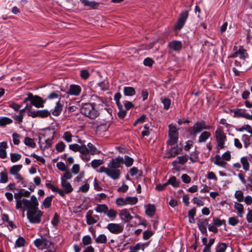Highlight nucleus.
<instances>
[{"label": "nucleus", "instance_id": "f8f14e48", "mask_svg": "<svg viewBox=\"0 0 252 252\" xmlns=\"http://www.w3.org/2000/svg\"><path fill=\"white\" fill-rule=\"evenodd\" d=\"M183 47L181 41L172 40L168 43V47L172 52H180Z\"/></svg>", "mask_w": 252, "mask_h": 252}, {"label": "nucleus", "instance_id": "412c9836", "mask_svg": "<svg viewBox=\"0 0 252 252\" xmlns=\"http://www.w3.org/2000/svg\"><path fill=\"white\" fill-rule=\"evenodd\" d=\"M22 197V192H21L20 190L19 192L14 193V198L16 201V208L17 210L22 209V199L21 198Z\"/></svg>", "mask_w": 252, "mask_h": 252}, {"label": "nucleus", "instance_id": "5fc2aeb1", "mask_svg": "<svg viewBox=\"0 0 252 252\" xmlns=\"http://www.w3.org/2000/svg\"><path fill=\"white\" fill-rule=\"evenodd\" d=\"M226 247L225 243H221L217 247L216 252H225Z\"/></svg>", "mask_w": 252, "mask_h": 252}, {"label": "nucleus", "instance_id": "f704fd0d", "mask_svg": "<svg viewBox=\"0 0 252 252\" xmlns=\"http://www.w3.org/2000/svg\"><path fill=\"white\" fill-rule=\"evenodd\" d=\"M242 140L244 143V146L245 148H247L250 145L251 138L249 135L247 134L243 135Z\"/></svg>", "mask_w": 252, "mask_h": 252}, {"label": "nucleus", "instance_id": "7ed1b4c3", "mask_svg": "<svg viewBox=\"0 0 252 252\" xmlns=\"http://www.w3.org/2000/svg\"><path fill=\"white\" fill-rule=\"evenodd\" d=\"M215 137L217 143L216 149L217 153L225 148V142L226 140V136L224 133L223 128L218 127L215 132Z\"/></svg>", "mask_w": 252, "mask_h": 252}, {"label": "nucleus", "instance_id": "1a4fd4ad", "mask_svg": "<svg viewBox=\"0 0 252 252\" xmlns=\"http://www.w3.org/2000/svg\"><path fill=\"white\" fill-rule=\"evenodd\" d=\"M189 15L188 10H184L181 12L176 24L174 25V28L175 31H180L182 29L189 17Z\"/></svg>", "mask_w": 252, "mask_h": 252}, {"label": "nucleus", "instance_id": "0e129e2a", "mask_svg": "<svg viewBox=\"0 0 252 252\" xmlns=\"http://www.w3.org/2000/svg\"><path fill=\"white\" fill-rule=\"evenodd\" d=\"M154 63V60L150 58H146L143 61V64L145 66L151 67Z\"/></svg>", "mask_w": 252, "mask_h": 252}, {"label": "nucleus", "instance_id": "13d9d810", "mask_svg": "<svg viewBox=\"0 0 252 252\" xmlns=\"http://www.w3.org/2000/svg\"><path fill=\"white\" fill-rule=\"evenodd\" d=\"M124 159V163L127 167L130 166L133 164V159L127 156H125Z\"/></svg>", "mask_w": 252, "mask_h": 252}, {"label": "nucleus", "instance_id": "6e6d98bb", "mask_svg": "<svg viewBox=\"0 0 252 252\" xmlns=\"http://www.w3.org/2000/svg\"><path fill=\"white\" fill-rule=\"evenodd\" d=\"M103 163V161L101 159H94L91 162V166L93 168H95Z\"/></svg>", "mask_w": 252, "mask_h": 252}, {"label": "nucleus", "instance_id": "393cba45", "mask_svg": "<svg viewBox=\"0 0 252 252\" xmlns=\"http://www.w3.org/2000/svg\"><path fill=\"white\" fill-rule=\"evenodd\" d=\"M182 151L181 148H178L177 147H171L169 152V155L167 158H169L173 157H175L177 155L180 154Z\"/></svg>", "mask_w": 252, "mask_h": 252}, {"label": "nucleus", "instance_id": "2eb2a0df", "mask_svg": "<svg viewBox=\"0 0 252 252\" xmlns=\"http://www.w3.org/2000/svg\"><path fill=\"white\" fill-rule=\"evenodd\" d=\"M45 101L38 95H32L31 104L36 108H42L44 107Z\"/></svg>", "mask_w": 252, "mask_h": 252}, {"label": "nucleus", "instance_id": "4c0bfd02", "mask_svg": "<svg viewBox=\"0 0 252 252\" xmlns=\"http://www.w3.org/2000/svg\"><path fill=\"white\" fill-rule=\"evenodd\" d=\"M106 214L109 219L111 220H113L116 218L117 212L114 209H111L109 210L108 209V211L106 212Z\"/></svg>", "mask_w": 252, "mask_h": 252}, {"label": "nucleus", "instance_id": "bb28decb", "mask_svg": "<svg viewBox=\"0 0 252 252\" xmlns=\"http://www.w3.org/2000/svg\"><path fill=\"white\" fill-rule=\"evenodd\" d=\"M238 56H240V58L242 60H245L249 57L247 50L244 48L243 46L239 47L238 49Z\"/></svg>", "mask_w": 252, "mask_h": 252}, {"label": "nucleus", "instance_id": "052dcab7", "mask_svg": "<svg viewBox=\"0 0 252 252\" xmlns=\"http://www.w3.org/2000/svg\"><path fill=\"white\" fill-rule=\"evenodd\" d=\"M79 152L81 154V156L86 155L87 154H90L89 149L85 144H82L80 146Z\"/></svg>", "mask_w": 252, "mask_h": 252}, {"label": "nucleus", "instance_id": "473e14b6", "mask_svg": "<svg viewBox=\"0 0 252 252\" xmlns=\"http://www.w3.org/2000/svg\"><path fill=\"white\" fill-rule=\"evenodd\" d=\"M22 168V165L21 164L13 165L9 170L10 173L12 175L18 174Z\"/></svg>", "mask_w": 252, "mask_h": 252}, {"label": "nucleus", "instance_id": "423d86ee", "mask_svg": "<svg viewBox=\"0 0 252 252\" xmlns=\"http://www.w3.org/2000/svg\"><path fill=\"white\" fill-rule=\"evenodd\" d=\"M169 139L167 142L168 145L173 146L176 144L178 140L179 133L176 127L170 124L168 126Z\"/></svg>", "mask_w": 252, "mask_h": 252}, {"label": "nucleus", "instance_id": "4be33fe9", "mask_svg": "<svg viewBox=\"0 0 252 252\" xmlns=\"http://www.w3.org/2000/svg\"><path fill=\"white\" fill-rule=\"evenodd\" d=\"M120 216L121 219L125 222H128L132 219L129 212L126 209L121 211Z\"/></svg>", "mask_w": 252, "mask_h": 252}, {"label": "nucleus", "instance_id": "a18cd8bd", "mask_svg": "<svg viewBox=\"0 0 252 252\" xmlns=\"http://www.w3.org/2000/svg\"><path fill=\"white\" fill-rule=\"evenodd\" d=\"M8 182V175L6 171H4L0 173V183H6Z\"/></svg>", "mask_w": 252, "mask_h": 252}, {"label": "nucleus", "instance_id": "a19ab883", "mask_svg": "<svg viewBox=\"0 0 252 252\" xmlns=\"http://www.w3.org/2000/svg\"><path fill=\"white\" fill-rule=\"evenodd\" d=\"M107 239L104 234H100L95 239V242L97 244H105L107 242Z\"/></svg>", "mask_w": 252, "mask_h": 252}, {"label": "nucleus", "instance_id": "3c124183", "mask_svg": "<svg viewBox=\"0 0 252 252\" xmlns=\"http://www.w3.org/2000/svg\"><path fill=\"white\" fill-rule=\"evenodd\" d=\"M154 234L152 230H147L143 232V239L144 240H148Z\"/></svg>", "mask_w": 252, "mask_h": 252}, {"label": "nucleus", "instance_id": "dca6fc26", "mask_svg": "<svg viewBox=\"0 0 252 252\" xmlns=\"http://www.w3.org/2000/svg\"><path fill=\"white\" fill-rule=\"evenodd\" d=\"M121 175V171L118 169L108 167L107 175L113 180L118 179Z\"/></svg>", "mask_w": 252, "mask_h": 252}, {"label": "nucleus", "instance_id": "72a5a7b5", "mask_svg": "<svg viewBox=\"0 0 252 252\" xmlns=\"http://www.w3.org/2000/svg\"><path fill=\"white\" fill-rule=\"evenodd\" d=\"M12 123V120L6 117H0V126H4L10 124Z\"/></svg>", "mask_w": 252, "mask_h": 252}, {"label": "nucleus", "instance_id": "ea45409f", "mask_svg": "<svg viewBox=\"0 0 252 252\" xmlns=\"http://www.w3.org/2000/svg\"><path fill=\"white\" fill-rule=\"evenodd\" d=\"M87 146L89 153L91 155H94L99 153L97 151L96 148L92 143H89L87 145Z\"/></svg>", "mask_w": 252, "mask_h": 252}, {"label": "nucleus", "instance_id": "4468645a", "mask_svg": "<svg viewBox=\"0 0 252 252\" xmlns=\"http://www.w3.org/2000/svg\"><path fill=\"white\" fill-rule=\"evenodd\" d=\"M208 224L209 223L207 219H200L197 222V226L199 228V230L202 234H205L206 235H207V227L206 225L208 226Z\"/></svg>", "mask_w": 252, "mask_h": 252}, {"label": "nucleus", "instance_id": "20e7f679", "mask_svg": "<svg viewBox=\"0 0 252 252\" xmlns=\"http://www.w3.org/2000/svg\"><path fill=\"white\" fill-rule=\"evenodd\" d=\"M34 246L38 249H48L51 247L53 248V243L46 235H42L40 238L34 241Z\"/></svg>", "mask_w": 252, "mask_h": 252}, {"label": "nucleus", "instance_id": "39448f33", "mask_svg": "<svg viewBox=\"0 0 252 252\" xmlns=\"http://www.w3.org/2000/svg\"><path fill=\"white\" fill-rule=\"evenodd\" d=\"M27 214V218L31 223H40L41 222L43 212L38 209V207L28 210Z\"/></svg>", "mask_w": 252, "mask_h": 252}, {"label": "nucleus", "instance_id": "338daca9", "mask_svg": "<svg viewBox=\"0 0 252 252\" xmlns=\"http://www.w3.org/2000/svg\"><path fill=\"white\" fill-rule=\"evenodd\" d=\"M8 106L13 109L15 111H18L21 108V105L18 104L16 103L13 102H9L8 103Z\"/></svg>", "mask_w": 252, "mask_h": 252}, {"label": "nucleus", "instance_id": "09e8293b", "mask_svg": "<svg viewBox=\"0 0 252 252\" xmlns=\"http://www.w3.org/2000/svg\"><path fill=\"white\" fill-rule=\"evenodd\" d=\"M116 203L118 206H119L127 205L126 197H125V198L119 197V198H117L116 200Z\"/></svg>", "mask_w": 252, "mask_h": 252}, {"label": "nucleus", "instance_id": "ddd939ff", "mask_svg": "<svg viewBox=\"0 0 252 252\" xmlns=\"http://www.w3.org/2000/svg\"><path fill=\"white\" fill-rule=\"evenodd\" d=\"M124 158L118 157L115 159H113L108 163L107 166L110 168L118 169L121 167V164L124 163Z\"/></svg>", "mask_w": 252, "mask_h": 252}, {"label": "nucleus", "instance_id": "2f4dec72", "mask_svg": "<svg viewBox=\"0 0 252 252\" xmlns=\"http://www.w3.org/2000/svg\"><path fill=\"white\" fill-rule=\"evenodd\" d=\"M108 207L106 204H98L95 208V211L97 213H104L106 214Z\"/></svg>", "mask_w": 252, "mask_h": 252}, {"label": "nucleus", "instance_id": "49530a36", "mask_svg": "<svg viewBox=\"0 0 252 252\" xmlns=\"http://www.w3.org/2000/svg\"><path fill=\"white\" fill-rule=\"evenodd\" d=\"M161 100L162 103L163 104V108L165 110H168L171 105V100L168 98H161Z\"/></svg>", "mask_w": 252, "mask_h": 252}, {"label": "nucleus", "instance_id": "6e6552de", "mask_svg": "<svg viewBox=\"0 0 252 252\" xmlns=\"http://www.w3.org/2000/svg\"><path fill=\"white\" fill-rule=\"evenodd\" d=\"M230 111L234 113V117H242L252 121V111L251 110H247L245 109L237 108Z\"/></svg>", "mask_w": 252, "mask_h": 252}, {"label": "nucleus", "instance_id": "6ab92c4d", "mask_svg": "<svg viewBox=\"0 0 252 252\" xmlns=\"http://www.w3.org/2000/svg\"><path fill=\"white\" fill-rule=\"evenodd\" d=\"M211 161L214 164L222 167H224L226 164V162L223 160L222 157L219 155H216L213 158H212Z\"/></svg>", "mask_w": 252, "mask_h": 252}, {"label": "nucleus", "instance_id": "69168bd1", "mask_svg": "<svg viewBox=\"0 0 252 252\" xmlns=\"http://www.w3.org/2000/svg\"><path fill=\"white\" fill-rule=\"evenodd\" d=\"M118 108L119 110L118 113V116L120 118L123 119L126 115V111L123 109L122 105H120V106H118Z\"/></svg>", "mask_w": 252, "mask_h": 252}, {"label": "nucleus", "instance_id": "cd10ccee", "mask_svg": "<svg viewBox=\"0 0 252 252\" xmlns=\"http://www.w3.org/2000/svg\"><path fill=\"white\" fill-rule=\"evenodd\" d=\"M180 182L177 180L175 176H172L170 177L166 182L167 185H171L174 188H178L180 186Z\"/></svg>", "mask_w": 252, "mask_h": 252}, {"label": "nucleus", "instance_id": "a211bd4d", "mask_svg": "<svg viewBox=\"0 0 252 252\" xmlns=\"http://www.w3.org/2000/svg\"><path fill=\"white\" fill-rule=\"evenodd\" d=\"M80 87L76 85H71L67 94L70 95H78L81 92Z\"/></svg>", "mask_w": 252, "mask_h": 252}, {"label": "nucleus", "instance_id": "5701e85b", "mask_svg": "<svg viewBox=\"0 0 252 252\" xmlns=\"http://www.w3.org/2000/svg\"><path fill=\"white\" fill-rule=\"evenodd\" d=\"M61 185L63 189L65 190L66 193H69L72 191L73 188H72L70 184L64 179H62Z\"/></svg>", "mask_w": 252, "mask_h": 252}, {"label": "nucleus", "instance_id": "0eeeda50", "mask_svg": "<svg viewBox=\"0 0 252 252\" xmlns=\"http://www.w3.org/2000/svg\"><path fill=\"white\" fill-rule=\"evenodd\" d=\"M22 208H25L27 211L34 209L38 206V202L34 195L31 196L30 199L23 198L22 199Z\"/></svg>", "mask_w": 252, "mask_h": 252}, {"label": "nucleus", "instance_id": "8fccbe9b", "mask_svg": "<svg viewBox=\"0 0 252 252\" xmlns=\"http://www.w3.org/2000/svg\"><path fill=\"white\" fill-rule=\"evenodd\" d=\"M38 117L40 118H46L50 115V112L46 109L38 110Z\"/></svg>", "mask_w": 252, "mask_h": 252}, {"label": "nucleus", "instance_id": "4d7b16f0", "mask_svg": "<svg viewBox=\"0 0 252 252\" xmlns=\"http://www.w3.org/2000/svg\"><path fill=\"white\" fill-rule=\"evenodd\" d=\"M92 98L96 101V103L98 105H101L102 103H103L106 101V99L102 97H100L97 95H92Z\"/></svg>", "mask_w": 252, "mask_h": 252}, {"label": "nucleus", "instance_id": "e433bc0d", "mask_svg": "<svg viewBox=\"0 0 252 252\" xmlns=\"http://www.w3.org/2000/svg\"><path fill=\"white\" fill-rule=\"evenodd\" d=\"M235 209L237 210L239 216L240 217H242L243 214H244V207L243 205L242 204L239 203H235L234 205Z\"/></svg>", "mask_w": 252, "mask_h": 252}, {"label": "nucleus", "instance_id": "58836bf2", "mask_svg": "<svg viewBox=\"0 0 252 252\" xmlns=\"http://www.w3.org/2000/svg\"><path fill=\"white\" fill-rule=\"evenodd\" d=\"M24 142L26 145L32 148H35L36 146V144L34 142L33 139L30 137H26Z\"/></svg>", "mask_w": 252, "mask_h": 252}, {"label": "nucleus", "instance_id": "9d476101", "mask_svg": "<svg viewBox=\"0 0 252 252\" xmlns=\"http://www.w3.org/2000/svg\"><path fill=\"white\" fill-rule=\"evenodd\" d=\"M106 228L111 233L118 234L123 231L124 225L121 223H110Z\"/></svg>", "mask_w": 252, "mask_h": 252}, {"label": "nucleus", "instance_id": "f3484780", "mask_svg": "<svg viewBox=\"0 0 252 252\" xmlns=\"http://www.w3.org/2000/svg\"><path fill=\"white\" fill-rule=\"evenodd\" d=\"M202 130L199 123L197 122L193 126L188 128V131L190 135L195 137L198 133L201 132Z\"/></svg>", "mask_w": 252, "mask_h": 252}, {"label": "nucleus", "instance_id": "e2e57ef3", "mask_svg": "<svg viewBox=\"0 0 252 252\" xmlns=\"http://www.w3.org/2000/svg\"><path fill=\"white\" fill-rule=\"evenodd\" d=\"M189 157L187 155L179 157L178 162L181 164H184L188 160Z\"/></svg>", "mask_w": 252, "mask_h": 252}, {"label": "nucleus", "instance_id": "7c9ffc66", "mask_svg": "<svg viewBox=\"0 0 252 252\" xmlns=\"http://www.w3.org/2000/svg\"><path fill=\"white\" fill-rule=\"evenodd\" d=\"M213 224L217 227H220L221 225H226V221L225 220H220L218 217H213Z\"/></svg>", "mask_w": 252, "mask_h": 252}, {"label": "nucleus", "instance_id": "f257e3e1", "mask_svg": "<svg viewBox=\"0 0 252 252\" xmlns=\"http://www.w3.org/2000/svg\"><path fill=\"white\" fill-rule=\"evenodd\" d=\"M55 134V131L53 129H48L44 134L39 135V144L42 150H45L52 146Z\"/></svg>", "mask_w": 252, "mask_h": 252}, {"label": "nucleus", "instance_id": "c9c22d12", "mask_svg": "<svg viewBox=\"0 0 252 252\" xmlns=\"http://www.w3.org/2000/svg\"><path fill=\"white\" fill-rule=\"evenodd\" d=\"M124 94L127 96H132L135 94V90L133 88L125 87L124 88Z\"/></svg>", "mask_w": 252, "mask_h": 252}, {"label": "nucleus", "instance_id": "774afa93", "mask_svg": "<svg viewBox=\"0 0 252 252\" xmlns=\"http://www.w3.org/2000/svg\"><path fill=\"white\" fill-rule=\"evenodd\" d=\"M80 76L83 79L86 80L89 78L90 73L88 70L83 69L80 71Z\"/></svg>", "mask_w": 252, "mask_h": 252}, {"label": "nucleus", "instance_id": "f03ea898", "mask_svg": "<svg viewBox=\"0 0 252 252\" xmlns=\"http://www.w3.org/2000/svg\"><path fill=\"white\" fill-rule=\"evenodd\" d=\"M96 103H86L82 105L81 112L84 116L94 119L99 116V112L95 109Z\"/></svg>", "mask_w": 252, "mask_h": 252}, {"label": "nucleus", "instance_id": "de8ad7c7", "mask_svg": "<svg viewBox=\"0 0 252 252\" xmlns=\"http://www.w3.org/2000/svg\"><path fill=\"white\" fill-rule=\"evenodd\" d=\"M52 198L53 196H48L44 200L43 205L45 208H48L51 206Z\"/></svg>", "mask_w": 252, "mask_h": 252}, {"label": "nucleus", "instance_id": "603ef678", "mask_svg": "<svg viewBox=\"0 0 252 252\" xmlns=\"http://www.w3.org/2000/svg\"><path fill=\"white\" fill-rule=\"evenodd\" d=\"M65 147V144L63 142L61 141L56 144V150L58 152L61 153V152H63L64 150Z\"/></svg>", "mask_w": 252, "mask_h": 252}, {"label": "nucleus", "instance_id": "680f3d73", "mask_svg": "<svg viewBox=\"0 0 252 252\" xmlns=\"http://www.w3.org/2000/svg\"><path fill=\"white\" fill-rule=\"evenodd\" d=\"M82 243L84 246H87L92 243L91 237L89 235L85 236L82 238Z\"/></svg>", "mask_w": 252, "mask_h": 252}, {"label": "nucleus", "instance_id": "c85d7f7f", "mask_svg": "<svg viewBox=\"0 0 252 252\" xmlns=\"http://www.w3.org/2000/svg\"><path fill=\"white\" fill-rule=\"evenodd\" d=\"M63 110V106L60 103V101H58L56 103V105L52 111V114L55 116H58L61 114Z\"/></svg>", "mask_w": 252, "mask_h": 252}, {"label": "nucleus", "instance_id": "c03bdc74", "mask_svg": "<svg viewBox=\"0 0 252 252\" xmlns=\"http://www.w3.org/2000/svg\"><path fill=\"white\" fill-rule=\"evenodd\" d=\"M10 155L11 161L13 163L19 160L22 158L21 155L18 153H11Z\"/></svg>", "mask_w": 252, "mask_h": 252}, {"label": "nucleus", "instance_id": "bf43d9fd", "mask_svg": "<svg viewBox=\"0 0 252 252\" xmlns=\"http://www.w3.org/2000/svg\"><path fill=\"white\" fill-rule=\"evenodd\" d=\"M235 197L238 202H242L244 199L243 192L241 190H237L235 192Z\"/></svg>", "mask_w": 252, "mask_h": 252}, {"label": "nucleus", "instance_id": "37998d69", "mask_svg": "<svg viewBox=\"0 0 252 252\" xmlns=\"http://www.w3.org/2000/svg\"><path fill=\"white\" fill-rule=\"evenodd\" d=\"M25 243V240L22 237H19L16 241L15 244V248H20L24 246Z\"/></svg>", "mask_w": 252, "mask_h": 252}, {"label": "nucleus", "instance_id": "79ce46f5", "mask_svg": "<svg viewBox=\"0 0 252 252\" xmlns=\"http://www.w3.org/2000/svg\"><path fill=\"white\" fill-rule=\"evenodd\" d=\"M126 201L127 205H133L136 204L138 198L135 196H127L126 197Z\"/></svg>", "mask_w": 252, "mask_h": 252}, {"label": "nucleus", "instance_id": "c756f323", "mask_svg": "<svg viewBox=\"0 0 252 252\" xmlns=\"http://www.w3.org/2000/svg\"><path fill=\"white\" fill-rule=\"evenodd\" d=\"M243 168L245 171H249L250 169V163L247 157H243L240 159Z\"/></svg>", "mask_w": 252, "mask_h": 252}, {"label": "nucleus", "instance_id": "a878e982", "mask_svg": "<svg viewBox=\"0 0 252 252\" xmlns=\"http://www.w3.org/2000/svg\"><path fill=\"white\" fill-rule=\"evenodd\" d=\"M147 207L145 210L146 214L149 217H153L155 215L156 211L155 205L149 204L147 205Z\"/></svg>", "mask_w": 252, "mask_h": 252}, {"label": "nucleus", "instance_id": "b1692460", "mask_svg": "<svg viewBox=\"0 0 252 252\" xmlns=\"http://www.w3.org/2000/svg\"><path fill=\"white\" fill-rule=\"evenodd\" d=\"M211 134L210 132L204 131L202 132L198 139V143H205L206 140L211 136Z\"/></svg>", "mask_w": 252, "mask_h": 252}, {"label": "nucleus", "instance_id": "864d4df0", "mask_svg": "<svg viewBox=\"0 0 252 252\" xmlns=\"http://www.w3.org/2000/svg\"><path fill=\"white\" fill-rule=\"evenodd\" d=\"M72 134L69 131L65 132L63 136V139L68 143L71 142L72 141Z\"/></svg>", "mask_w": 252, "mask_h": 252}, {"label": "nucleus", "instance_id": "9b49d317", "mask_svg": "<svg viewBox=\"0 0 252 252\" xmlns=\"http://www.w3.org/2000/svg\"><path fill=\"white\" fill-rule=\"evenodd\" d=\"M86 222L88 225H92L96 223L99 220V217L94 215L92 210H89L86 215Z\"/></svg>", "mask_w": 252, "mask_h": 252}, {"label": "nucleus", "instance_id": "aec40b11", "mask_svg": "<svg viewBox=\"0 0 252 252\" xmlns=\"http://www.w3.org/2000/svg\"><path fill=\"white\" fill-rule=\"evenodd\" d=\"M82 3L85 6L89 7L93 9H97L99 5V3L95 1H90L88 0H83L82 1Z\"/></svg>", "mask_w": 252, "mask_h": 252}]
</instances>
